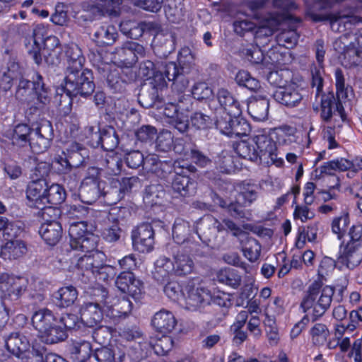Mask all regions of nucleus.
Here are the masks:
<instances>
[{"label":"nucleus","mask_w":362,"mask_h":362,"mask_svg":"<svg viewBox=\"0 0 362 362\" xmlns=\"http://www.w3.org/2000/svg\"><path fill=\"white\" fill-rule=\"evenodd\" d=\"M63 52L67 61L65 77L64 91L66 93L68 103H71V97L80 95H90L95 88L90 70L83 69L85 58L81 49L76 44L63 47Z\"/></svg>","instance_id":"f257e3e1"},{"label":"nucleus","mask_w":362,"mask_h":362,"mask_svg":"<svg viewBox=\"0 0 362 362\" xmlns=\"http://www.w3.org/2000/svg\"><path fill=\"white\" fill-rule=\"evenodd\" d=\"M236 153L245 159L256 160L257 158L267 165L281 168L284 164L282 158L276 154V148L269 141L267 134L259 132L252 138L241 140L233 145Z\"/></svg>","instance_id":"f03ea898"},{"label":"nucleus","mask_w":362,"mask_h":362,"mask_svg":"<svg viewBox=\"0 0 362 362\" xmlns=\"http://www.w3.org/2000/svg\"><path fill=\"white\" fill-rule=\"evenodd\" d=\"M28 53L37 64H41L43 59L47 62L54 63V58H62L59 39L55 36L45 37L44 28H37L33 32L30 42L26 45Z\"/></svg>","instance_id":"7ed1b4c3"},{"label":"nucleus","mask_w":362,"mask_h":362,"mask_svg":"<svg viewBox=\"0 0 362 362\" xmlns=\"http://www.w3.org/2000/svg\"><path fill=\"white\" fill-rule=\"evenodd\" d=\"M33 327L39 337L46 344H56L65 340L62 328L57 326V317L47 308L35 310L31 317Z\"/></svg>","instance_id":"20e7f679"},{"label":"nucleus","mask_w":362,"mask_h":362,"mask_svg":"<svg viewBox=\"0 0 362 362\" xmlns=\"http://www.w3.org/2000/svg\"><path fill=\"white\" fill-rule=\"evenodd\" d=\"M334 293L332 287L327 286L322 288L317 283H314L309 287L301 303V308L315 319L321 317L329 308Z\"/></svg>","instance_id":"39448f33"},{"label":"nucleus","mask_w":362,"mask_h":362,"mask_svg":"<svg viewBox=\"0 0 362 362\" xmlns=\"http://www.w3.org/2000/svg\"><path fill=\"white\" fill-rule=\"evenodd\" d=\"M184 301L187 309L195 310L211 303V290L199 279H189L185 283Z\"/></svg>","instance_id":"423d86ee"},{"label":"nucleus","mask_w":362,"mask_h":362,"mask_svg":"<svg viewBox=\"0 0 362 362\" xmlns=\"http://www.w3.org/2000/svg\"><path fill=\"white\" fill-rule=\"evenodd\" d=\"M91 228L84 221L70 223L69 234L73 250H91L97 247L98 238L92 233Z\"/></svg>","instance_id":"0eeeda50"},{"label":"nucleus","mask_w":362,"mask_h":362,"mask_svg":"<svg viewBox=\"0 0 362 362\" xmlns=\"http://www.w3.org/2000/svg\"><path fill=\"white\" fill-rule=\"evenodd\" d=\"M257 197V188L252 185H243L240 187L237 203L228 202L218 196H215L214 202L222 208L228 209L231 216L240 217L243 214L242 205L247 206L251 204Z\"/></svg>","instance_id":"6e6552de"},{"label":"nucleus","mask_w":362,"mask_h":362,"mask_svg":"<svg viewBox=\"0 0 362 362\" xmlns=\"http://www.w3.org/2000/svg\"><path fill=\"white\" fill-rule=\"evenodd\" d=\"M175 175H173L172 188L182 197L192 194L194 192L195 184L190 180L187 172L192 171L193 166L186 162L175 160L173 164Z\"/></svg>","instance_id":"1a4fd4ad"},{"label":"nucleus","mask_w":362,"mask_h":362,"mask_svg":"<svg viewBox=\"0 0 362 362\" xmlns=\"http://www.w3.org/2000/svg\"><path fill=\"white\" fill-rule=\"evenodd\" d=\"M28 280L21 276L1 273L0 274V291L5 298L18 300L27 289Z\"/></svg>","instance_id":"9d476101"},{"label":"nucleus","mask_w":362,"mask_h":362,"mask_svg":"<svg viewBox=\"0 0 362 362\" xmlns=\"http://www.w3.org/2000/svg\"><path fill=\"white\" fill-rule=\"evenodd\" d=\"M362 262V243L348 242L341 245L337 258L339 269H353Z\"/></svg>","instance_id":"9b49d317"},{"label":"nucleus","mask_w":362,"mask_h":362,"mask_svg":"<svg viewBox=\"0 0 362 362\" xmlns=\"http://www.w3.org/2000/svg\"><path fill=\"white\" fill-rule=\"evenodd\" d=\"M85 254L77 258L75 266L83 276L88 279H91L92 274L95 270L105 260V254L98 250H79Z\"/></svg>","instance_id":"f8f14e48"},{"label":"nucleus","mask_w":362,"mask_h":362,"mask_svg":"<svg viewBox=\"0 0 362 362\" xmlns=\"http://www.w3.org/2000/svg\"><path fill=\"white\" fill-rule=\"evenodd\" d=\"M47 185L46 182L40 178L35 181L31 182L27 189V198L29 205L37 209H45L43 214L49 215L52 212H58L51 207H46V190Z\"/></svg>","instance_id":"ddd939ff"},{"label":"nucleus","mask_w":362,"mask_h":362,"mask_svg":"<svg viewBox=\"0 0 362 362\" xmlns=\"http://www.w3.org/2000/svg\"><path fill=\"white\" fill-rule=\"evenodd\" d=\"M134 248L139 252H149L154 243L153 228L149 224H141L132 231Z\"/></svg>","instance_id":"4468645a"},{"label":"nucleus","mask_w":362,"mask_h":362,"mask_svg":"<svg viewBox=\"0 0 362 362\" xmlns=\"http://www.w3.org/2000/svg\"><path fill=\"white\" fill-rule=\"evenodd\" d=\"M115 284L119 291L124 293H128L135 299L139 298L144 290L142 281L136 279L130 272L120 273Z\"/></svg>","instance_id":"2eb2a0df"},{"label":"nucleus","mask_w":362,"mask_h":362,"mask_svg":"<svg viewBox=\"0 0 362 362\" xmlns=\"http://www.w3.org/2000/svg\"><path fill=\"white\" fill-rule=\"evenodd\" d=\"M162 113L166 117V122L180 132L184 133L187 131L189 124L187 111H180L175 104L168 103L163 108Z\"/></svg>","instance_id":"dca6fc26"},{"label":"nucleus","mask_w":362,"mask_h":362,"mask_svg":"<svg viewBox=\"0 0 362 362\" xmlns=\"http://www.w3.org/2000/svg\"><path fill=\"white\" fill-rule=\"evenodd\" d=\"M160 66L167 80L173 82L174 88L179 92H183L189 83L184 76L187 72L185 71L186 68L182 66L179 67L173 62L162 63Z\"/></svg>","instance_id":"f3484780"},{"label":"nucleus","mask_w":362,"mask_h":362,"mask_svg":"<svg viewBox=\"0 0 362 362\" xmlns=\"http://www.w3.org/2000/svg\"><path fill=\"white\" fill-rule=\"evenodd\" d=\"M274 98L278 103L293 107L300 103L303 96L298 86L294 83H290L285 87L277 88L274 93Z\"/></svg>","instance_id":"a211bd4d"},{"label":"nucleus","mask_w":362,"mask_h":362,"mask_svg":"<svg viewBox=\"0 0 362 362\" xmlns=\"http://www.w3.org/2000/svg\"><path fill=\"white\" fill-rule=\"evenodd\" d=\"M296 129L291 126H282L272 129L267 137L269 141L276 148V144L279 145H290L297 141ZM277 148H276V151ZM277 155V153H276Z\"/></svg>","instance_id":"6ab92c4d"},{"label":"nucleus","mask_w":362,"mask_h":362,"mask_svg":"<svg viewBox=\"0 0 362 362\" xmlns=\"http://www.w3.org/2000/svg\"><path fill=\"white\" fill-rule=\"evenodd\" d=\"M16 238H9L7 241L1 245L0 250V257L4 260H15L23 257L27 252L25 243Z\"/></svg>","instance_id":"aec40b11"},{"label":"nucleus","mask_w":362,"mask_h":362,"mask_svg":"<svg viewBox=\"0 0 362 362\" xmlns=\"http://www.w3.org/2000/svg\"><path fill=\"white\" fill-rule=\"evenodd\" d=\"M6 350L20 358L32 346L28 337L21 332H12L4 338Z\"/></svg>","instance_id":"412c9836"},{"label":"nucleus","mask_w":362,"mask_h":362,"mask_svg":"<svg viewBox=\"0 0 362 362\" xmlns=\"http://www.w3.org/2000/svg\"><path fill=\"white\" fill-rule=\"evenodd\" d=\"M81 320L88 327H95L103 320L102 305L98 302L84 303L80 309Z\"/></svg>","instance_id":"4be33fe9"},{"label":"nucleus","mask_w":362,"mask_h":362,"mask_svg":"<svg viewBox=\"0 0 362 362\" xmlns=\"http://www.w3.org/2000/svg\"><path fill=\"white\" fill-rule=\"evenodd\" d=\"M216 98L221 106L220 113L221 111H228L233 116L241 115L242 110L239 102L227 89L219 88L216 93Z\"/></svg>","instance_id":"5701e85b"},{"label":"nucleus","mask_w":362,"mask_h":362,"mask_svg":"<svg viewBox=\"0 0 362 362\" xmlns=\"http://www.w3.org/2000/svg\"><path fill=\"white\" fill-rule=\"evenodd\" d=\"M341 100L336 102L334 99L329 97H325L321 100V116L322 118L327 121L332 117H339L343 122L346 119L344 107L341 103Z\"/></svg>","instance_id":"b1692460"},{"label":"nucleus","mask_w":362,"mask_h":362,"mask_svg":"<svg viewBox=\"0 0 362 362\" xmlns=\"http://www.w3.org/2000/svg\"><path fill=\"white\" fill-rule=\"evenodd\" d=\"M324 43L322 40H317L316 42V59L318 63V66H315L312 69V85L313 87L316 88V94L318 95L322 89V74L323 62L325 57Z\"/></svg>","instance_id":"393cba45"},{"label":"nucleus","mask_w":362,"mask_h":362,"mask_svg":"<svg viewBox=\"0 0 362 362\" xmlns=\"http://www.w3.org/2000/svg\"><path fill=\"white\" fill-rule=\"evenodd\" d=\"M39 233L47 244L55 245L62 238V228L57 221H47L42 223Z\"/></svg>","instance_id":"a878e982"},{"label":"nucleus","mask_w":362,"mask_h":362,"mask_svg":"<svg viewBox=\"0 0 362 362\" xmlns=\"http://www.w3.org/2000/svg\"><path fill=\"white\" fill-rule=\"evenodd\" d=\"M152 325L157 331L163 334H168L174 329L176 320L171 312L161 310L154 315Z\"/></svg>","instance_id":"bb28decb"},{"label":"nucleus","mask_w":362,"mask_h":362,"mask_svg":"<svg viewBox=\"0 0 362 362\" xmlns=\"http://www.w3.org/2000/svg\"><path fill=\"white\" fill-rule=\"evenodd\" d=\"M284 301L279 296L273 297L266 305H262L264 325H271L276 322V317L284 312Z\"/></svg>","instance_id":"cd10ccee"},{"label":"nucleus","mask_w":362,"mask_h":362,"mask_svg":"<svg viewBox=\"0 0 362 362\" xmlns=\"http://www.w3.org/2000/svg\"><path fill=\"white\" fill-rule=\"evenodd\" d=\"M47 130L51 135V124L49 122L43 124L40 127L35 129L34 136L30 138L29 144L33 151L35 153H40L45 151L49 146V139L42 134V131Z\"/></svg>","instance_id":"c85d7f7f"},{"label":"nucleus","mask_w":362,"mask_h":362,"mask_svg":"<svg viewBox=\"0 0 362 362\" xmlns=\"http://www.w3.org/2000/svg\"><path fill=\"white\" fill-rule=\"evenodd\" d=\"M174 263L168 257H160L155 262L153 278L160 284H165L174 273Z\"/></svg>","instance_id":"c756f323"},{"label":"nucleus","mask_w":362,"mask_h":362,"mask_svg":"<svg viewBox=\"0 0 362 362\" xmlns=\"http://www.w3.org/2000/svg\"><path fill=\"white\" fill-rule=\"evenodd\" d=\"M243 56L253 64H262L263 68L268 70L272 69L276 65L274 62H269L263 54L261 49L256 45H250L241 51Z\"/></svg>","instance_id":"7c9ffc66"},{"label":"nucleus","mask_w":362,"mask_h":362,"mask_svg":"<svg viewBox=\"0 0 362 362\" xmlns=\"http://www.w3.org/2000/svg\"><path fill=\"white\" fill-rule=\"evenodd\" d=\"M125 356L124 349L119 346L98 349L94 354L98 362H122Z\"/></svg>","instance_id":"2f4dec72"},{"label":"nucleus","mask_w":362,"mask_h":362,"mask_svg":"<svg viewBox=\"0 0 362 362\" xmlns=\"http://www.w3.org/2000/svg\"><path fill=\"white\" fill-rule=\"evenodd\" d=\"M30 128L25 124L16 125L14 129L8 130L6 136L11 141L14 146H24L30 141Z\"/></svg>","instance_id":"473e14b6"},{"label":"nucleus","mask_w":362,"mask_h":362,"mask_svg":"<svg viewBox=\"0 0 362 362\" xmlns=\"http://www.w3.org/2000/svg\"><path fill=\"white\" fill-rule=\"evenodd\" d=\"M33 89L37 100L42 105L49 103L52 96L51 90L45 86L42 77L38 73L33 76Z\"/></svg>","instance_id":"72a5a7b5"},{"label":"nucleus","mask_w":362,"mask_h":362,"mask_svg":"<svg viewBox=\"0 0 362 362\" xmlns=\"http://www.w3.org/2000/svg\"><path fill=\"white\" fill-rule=\"evenodd\" d=\"M56 303L62 308H67L74 303L78 298V292L73 286L60 288L54 294Z\"/></svg>","instance_id":"f704fd0d"},{"label":"nucleus","mask_w":362,"mask_h":362,"mask_svg":"<svg viewBox=\"0 0 362 362\" xmlns=\"http://www.w3.org/2000/svg\"><path fill=\"white\" fill-rule=\"evenodd\" d=\"M100 191L97 182L92 179L85 180L80 188L79 195L82 202L91 204L99 197Z\"/></svg>","instance_id":"c9c22d12"},{"label":"nucleus","mask_w":362,"mask_h":362,"mask_svg":"<svg viewBox=\"0 0 362 362\" xmlns=\"http://www.w3.org/2000/svg\"><path fill=\"white\" fill-rule=\"evenodd\" d=\"M357 48H347L344 53V64L346 66L362 64V30L356 37Z\"/></svg>","instance_id":"e433bc0d"},{"label":"nucleus","mask_w":362,"mask_h":362,"mask_svg":"<svg viewBox=\"0 0 362 362\" xmlns=\"http://www.w3.org/2000/svg\"><path fill=\"white\" fill-rule=\"evenodd\" d=\"M218 282L233 288H237L241 284L242 278L238 272L231 268L220 269L216 274Z\"/></svg>","instance_id":"4c0bfd02"},{"label":"nucleus","mask_w":362,"mask_h":362,"mask_svg":"<svg viewBox=\"0 0 362 362\" xmlns=\"http://www.w3.org/2000/svg\"><path fill=\"white\" fill-rule=\"evenodd\" d=\"M269 101L264 98L251 101L247 110L251 117L256 121H264L267 118L269 112Z\"/></svg>","instance_id":"58836bf2"},{"label":"nucleus","mask_w":362,"mask_h":362,"mask_svg":"<svg viewBox=\"0 0 362 362\" xmlns=\"http://www.w3.org/2000/svg\"><path fill=\"white\" fill-rule=\"evenodd\" d=\"M92 347L90 343L81 340L75 341L71 348V356L76 362H86L90 356Z\"/></svg>","instance_id":"ea45409f"},{"label":"nucleus","mask_w":362,"mask_h":362,"mask_svg":"<svg viewBox=\"0 0 362 362\" xmlns=\"http://www.w3.org/2000/svg\"><path fill=\"white\" fill-rule=\"evenodd\" d=\"M174 273L178 276L189 274L194 269V262L192 258L185 254H177L174 257Z\"/></svg>","instance_id":"a19ab883"},{"label":"nucleus","mask_w":362,"mask_h":362,"mask_svg":"<svg viewBox=\"0 0 362 362\" xmlns=\"http://www.w3.org/2000/svg\"><path fill=\"white\" fill-rule=\"evenodd\" d=\"M73 5L64 2H58L55 6L54 13L51 16L52 23H66L71 21Z\"/></svg>","instance_id":"79ce46f5"},{"label":"nucleus","mask_w":362,"mask_h":362,"mask_svg":"<svg viewBox=\"0 0 362 362\" xmlns=\"http://www.w3.org/2000/svg\"><path fill=\"white\" fill-rule=\"evenodd\" d=\"M189 234V223L182 218H177L173 228L174 240L178 244L184 243L188 239Z\"/></svg>","instance_id":"37998d69"},{"label":"nucleus","mask_w":362,"mask_h":362,"mask_svg":"<svg viewBox=\"0 0 362 362\" xmlns=\"http://www.w3.org/2000/svg\"><path fill=\"white\" fill-rule=\"evenodd\" d=\"M235 81L240 86H244L252 91L261 88L260 82L245 70H240L235 76Z\"/></svg>","instance_id":"c03bdc74"},{"label":"nucleus","mask_w":362,"mask_h":362,"mask_svg":"<svg viewBox=\"0 0 362 362\" xmlns=\"http://www.w3.org/2000/svg\"><path fill=\"white\" fill-rule=\"evenodd\" d=\"M163 284V291L168 298L177 302L184 300L185 284L181 287L178 282L170 279Z\"/></svg>","instance_id":"a18cd8bd"},{"label":"nucleus","mask_w":362,"mask_h":362,"mask_svg":"<svg viewBox=\"0 0 362 362\" xmlns=\"http://www.w3.org/2000/svg\"><path fill=\"white\" fill-rule=\"evenodd\" d=\"M45 351L43 346L33 344L19 358L21 362H45Z\"/></svg>","instance_id":"49530a36"},{"label":"nucleus","mask_w":362,"mask_h":362,"mask_svg":"<svg viewBox=\"0 0 362 362\" xmlns=\"http://www.w3.org/2000/svg\"><path fill=\"white\" fill-rule=\"evenodd\" d=\"M233 124L228 136L231 138L247 136L250 132L249 123L240 116H233Z\"/></svg>","instance_id":"de8ad7c7"},{"label":"nucleus","mask_w":362,"mask_h":362,"mask_svg":"<svg viewBox=\"0 0 362 362\" xmlns=\"http://www.w3.org/2000/svg\"><path fill=\"white\" fill-rule=\"evenodd\" d=\"M46 204H59L66 199V192L64 189L58 184H53L46 190Z\"/></svg>","instance_id":"09e8293b"},{"label":"nucleus","mask_w":362,"mask_h":362,"mask_svg":"<svg viewBox=\"0 0 362 362\" xmlns=\"http://www.w3.org/2000/svg\"><path fill=\"white\" fill-rule=\"evenodd\" d=\"M21 230L17 222L9 221L6 217L0 216V232H2L4 239L16 238Z\"/></svg>","instance_id":"8fccbe9b"},{"label":"nucleus","mask_w":362,"mask_h":362,"mask_svg":"<svg viewBox=\"0 0 362 362\" xmlns=\"http://www.w3.org/2000/svg\"><path fill=\"white\" fill-rule=\"evenodd\" d=\"M298 35L294 28L285 29L276 35V41L280 46L285 47L287 49L293 47L298 40Z\"/></svg>","instance_id":"3c124183"},{"label":"nucleus","mask_w":362,"mask_h":362,"mask_svg":"<svg viewBox=\"0 0 362 362\" xmlns=\"http://www.w3.org/2000/svg\"><path fill=\"white\" fill-rule=\"evenodd\" d=\"M244 256L251 262L257 261L261 252V245L252 238H247V240L243 246Z\"/></svg>","instance_id":"603ef678"},{"label":"nucleus","mask_w":362,"mask_h":362,"mask_svg":"<svg viewBox=\"0 0 362 362\" xmlns=\"http://www.w3.org/2000/svg\"><path fill=\"white\" fill-rule=\"evenodd\" d=\"M92 276L91 279H94L96 281L98 282H107L109 280H111L116 275L117 270L115 267L103 264V262L96 268Z\"/></svg>","instance_id":"864d4df0"},{"label":"nucleus","mask_w":362,"mask_h":362,"mask_svg":"<svg viewBox=\"0 0 362 362\" xmlns=\"http://www.w3.org/2000/svg\"><path fill=\"white\" fill-rule=\"evenodd\" d=\"M310 334L313 344L323 345L327 340L329 331L325 325L317 323L311 328Z\"/></svg>","instance_id":"5fc2aeb1"},{"label":"nucleus","mask_w":362,"mask_h":362,"mask_svg":"<svg viewBox=\"0 0 362 362\" xmlns=\"http://www.w3.org/2000/svg\"><path fill=\"white\" fill-rule=\"evenodd\" d=\"M95 36L105 44H112L117 36V28L112 24H105L95 33Z\"/></svg>","instance_id":"6e6d98bb"},{"label":"nucleus","mask_w":362,"mask_h":362,"mask_svg":"<svg viewBox=\"0 0 362 362\" xmlns=\"http://www.w3.org/2000/svg\"><path fill=\"white\" fill-rule=\"evenodd\" d=\"M219 114L221 115L216 118V128L221 134L228 136L233 124V115L228 111H221V113L219 112Z\"/></svg>","instance_id":"4d7b16f0"},{"label":"nucleus","mask_w":362,"mask_h":362,"mask_svg":"<svg viewBox=\"0 0 362 362\" xmlns=\"http://www.w3.org/2000/svg\"><path fill=\"white\" fill-rule=\"evenodd\" d=\"M349 225V217L347 214H342L336 217L332 222V230L337 235L338 239H341L346 233Z\"/></svg>","instance_id":"13d9d810"},{"label":"nucleus","mask_w":362,"mask_h":362,"mask_svg":"<svg viewBox=\"0 0 362 362\" xmlns=\"http://www.w3.org/2000/svg\"><path fill=\"white\" fill-rule=\"evenodd\" d=\"M152 346L157 355H165L172 349L173 341L170 337L163 335L161 338L156 340Z\"/></svg>","instance_id":"bf43d9fd"},{"label":"nucleus","mask_w":362,"mask_h":362,"mask_svg":"<svg viewBox=\"0 0 362 362\" xmlns=\"http://www.w3.org/2000/svg\"><path fill=\"white\" fill-rule=\"evenodd\" d=\"M173 144V134L168 130H163L157 136L156 147L158 151H168L171 149Z\"/></svg>","instance_id":"052dcab7"},{"label":"nucleus","mask_w":362,"mask_h":362,"mask_svg":"<svg viewBox=\"0 0 362 362\" xmlns=\"http://www.w3.org/2000/svg\"><path fill=\"white\" fill-rule=\"evenodd\" d=\"M337 96L339 100H343L349 96V88L345 87L344 78L341 69H337L334 73Z\"/></svg>","instance_id":"680f3d73"},{"label":"nucleus","mask_w":362,"mask_h":362,"mask_svg":"<svg viewBox=\"0 0 362 362\" xmlns=\"http://www.w3.org/2000/svg\"><path fill=\"white\" fill-rule=\"evenodd\" d=\"M78 323V317L74 314H64L59 318H57V326L60 327L65 335V339L67 337L66 329H73Z\"/></svg>","instance_id":"e2e57ef3"},{"label":"nucleus","mask_w":362,"mask_h":362,"mask_svg":"<svg viewBox=\"0 0 362 362\" xmlns=\"http://www.w3.org/2000/svg\"><path fill=\"white\" fill-rule=\"evenodd\" d=\"M211 303L220 307L228 308L231 305V296L230 293L214 288L211 291Z\"/></svg>","instance_id":"0e129e2a"},{"label":"nucleus","mask_w":362,"mask_h":362,"mask_svg":"<svg viewBox=\"0 0 362 362\" xmlns=\"http://www.w3.org/2000/svg\"><path fill=\"white\" fill-rule=\"evenodd\" d=\"M121 229L117 221L106 226L102 231L103 238L107 242H115L120 237Z\"/></svg>","instance_id":"69168bd1"},{"label":"nucleus","mask_w":362,"mask_h":362,"mask_svg":"<svg viewBox=\"0 0 362 362\" xmlns=\"http://www.w3.org/2000/svg\"><path fill=\"white\" fill-rule=\"evenodd\" d=\"M145 24H119L121 32L132 39H137L141 37L144 32Z\"/></svg>","instance_id":"338daca9"},{"label":"nucleus","mask_w":362,"mask_h":362,"mask_svg":"<svg viewBox=\"0 0 362 362\" xmlns=\"http://www.w3.org/2000/svg\"><path fill=\"white\" fill-rule=\"evenodd\" d=\"M21 76V69L19 64L14 61H10L6 67V71H3V78L8 83L14 79H17Z\"/></svg>","instance_id":"774afa93"}]
</instances>
